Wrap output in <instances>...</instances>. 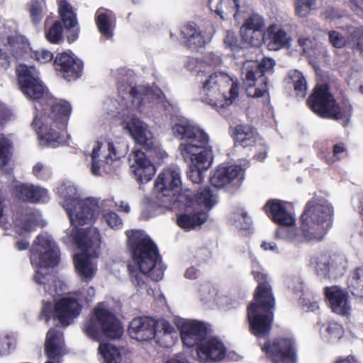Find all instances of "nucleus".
I'll return each instance as SVG.
<instances>
[{"label": "nucleus", "instance_id": "c85d7f7f", "mask_svg": "<svg viewBox=\"0 0 363 363\" xmlns=\"http://www.w3.org/2000/svg\"><path fill=\"white\" fill-rule=\"evenodd\" d=\"M276 306V300L270 284L257 285L253 299L249 303L247 308H253L255 310L274 312Z\"/></svg>", "mask_w": 363, "mask_h": 363}, {"label": "nucleus", "instance_id": "7ed1b4c3", "mask_svg": "<svg viewBox=\"0 0 363 363\" xmlns=\"http://www.w3.org/2000/svg\"><path fill=\"white\" fill-rule=\"evenodd\" d=\"M172 130L174 135L182 140L179 146L181 155L190 163L188 177L194 183L201 182L203 172L212 163L211 151L208 148V135L198 125L184 119L175 123Z\"/></svg>", "mask_w": 363, "mask_h": 363}, {"label": "nucleus", "instance_id": "1a4fd4ad", "mask_svg": "<svg viewBox=\"0 0 363 363\" xmlns=\"http://www.w3.org/2000/svg\"><path fill=\"white\" fill-rule=\"evenodd\" d=\"M120 155L110 141H96L91 154V172L94 176H103L112 172L118 163Z\"/></svg>", "mask_w": 363, "mask_h": 363}, {"label": "nucleus", "instance_id": "20e7f679", "mask_svg": "<svg viewBox=\"0 0 363 363\" xmlns=\"http://www.w3.org/2000/svg\"><path fill=\"white\" fill-rule=\"evenodd\" d=\"M333 206L323 199L313 198L307 202L301 216V233L291 236L294 242H318L332 226Z\"/></svg>", "mask_w": 363, "mask_h": 363}, {"label": "nucleus", "instance_id": "c756f323", "mask_svg": "<svg viewBox=\"0 0 363 363\" xmlns=\"http://www.w3.org/2000/svg\"><path fill=\"white\" fill-rule=\"evenodd\" d=\"M199 359L203 362H219L225 357L226 349L223 343L213 337L196 347Z\"/></svg>", "mask_w": 363, "mask_h": 363}, {"label": "nucleus", "instance_id": "2f4dec72", "mask_svg": "<svg viewBox=\"0 0 363 363\" xmlns=\"http://www.w3.org/2000/svg\"><path fill=\"white\" fill-rule=\"evenodd\" d=\"M9 48L16 59L25 57L28 52H30L31 57L40 63H47L53 59V54L48 50L40 48L32 51L28 44L22 42H14L10 38H9Z\"/></svg>", "mask_w": 363, "mask_h": 363}, {"label": "nucleus", "instance_id": "dca6fc26", "mask_svg": "<svg viewBox=\"0 0 363 363\" xmlns=\"http://www.w3.org/2000/svg\"><path fill=\"white\" fill-rule=\"evenodd\" d=\"M123 128L131 138L147 150H156L157 144L148 125L140 119L133 117L123 123Z\"/></svg>", "mask_w": 363, "mask_h": 363}, {"label": "nucleus", "instance_id": "6e6552de", "mask_svg": "<svg viewBox=\"0 0 363 363\" xmlns=\"http://www.w3.org/2000/svg\"><path fill=\"white\" fill-rule=\"evenodd\" d=\"M121 84V81L118 82ZM119 93L127 91V94L132 99L133 106L143 112L145 108H150L151 104H155L157 108L164 111L165 113L170 112V104L164 99V94L158 88L152 89L146 85L140 84L129 87L123 85H118Z\"/></svg>", "mask_w": 363, "mask_h": 363}, {"label": "nucleus", "instance_id": "5701e85b", "mask_svg": "<svg viewBox=\"0 0 363 363\" xmlns=\"http://www.w3.org/2000/svg\"><path fill=\"white\" fill-rule=\"evenodd\" d=\"M82 309V306L77 298H61L54 304L55 320H57L62 327H67L80 315Z\"/></svg>", "mask_w": 363, "mask_h": 363}, {"label": "nucleus", "instance_id": "052dcab7", "mask_svg": "<svg viewBox=\"0 0 363 363\" xmlns=\"http://www.w3.org/2000/svg\"><path fill=\"white\" fill-rule=\"evenodd\" d=\"M10 140L5 137L0 138V166L6 164L9 157Z\"/></svg>", "mask_w": 363, "mask_h": 363}, {"label": "nucleus", "instance_id": "5fc2aeb1", "mask_svg": "<svg viewBox=\"0 0 363 363\" xmlns=\"http://www.w3.org/2000/svg\"><path fill=\"white\" fill-rule=\"evenodd\" d=\"M329 41L335 48H342L345 46L349 47V34L347 33V37L339 30H331L328 33Z\"/></svg>", "mask_w": 363, "mask_h": 363}, {"label": "nucleus", "instance_id": "ea45409f", "mask_svg": "<svg viewBox=\"0 0 363 363\" xmlns=\"http://www.w3.org/2000/svg\"><path fill=\"white\" fill-rule=\"evenodd\" d=\"M57 192L64 199L62 203L65 209L81 201L80 194L77 186L72 182H65L57 189Z\"/></svg>", "mask_w": 363, "mask_h": 363}, {"label": "nucleus", "instance_id": "a211bd4d", "mask_svg": "<svg viewBox=\"0 0 363 363\" xmlns=\"http://www.w3.org/2000/svg\"><path fill=\"white\" fill-rule=\"evenodd\" d=\"M244 180V171L238 165H220L211 177V184L217 189L228 185L238 188Z\"/></svg>", "mask_w": 363, "mask_h": 363}, {"label": "nucleus", "instance_id": "f257e3e1", "mask_svg": "<svg viewBox=\"0 0 363 363\" xmlns=\"http://www.w3.org/2000/svg\"><path fill=\"white\" fill-rule=\"evenodd\" d=\"M16 71L23 94L28 99L40 100L42 113L35 115L32 125L36 129L41 145L56 147L63 141L62 132L72 111L70 104L48 92L34 66L20 64Z\"/></svg>", "mask_w": 363, "mask_h": 363}, {"label": "nucleus", "instance_id": "e2e57ef3", "mask_svg": "<svg viewBox=\"0 0 363 363\" xmlns=\"http://www.w3.org/2000/svg\"><path fill=\"white\" fill-rule=\"evenodd\" d=\"M12 345L11 339L9 335H0V356L10 354Z\"/></svg>", "mask_w": 363, "mask_h": 363}, {"label": "nucleus", "instance_id": "a19ab883", "mask_svg": "<svg viewBox=\"0 0 363 363\" xmlns=\"http://www.w3.org/2000/svg\"><path fill=\"white\" fill-rule=\"evenodd\" d=\"M113 13L111 11L99 9L96 13V22L100 33L106 38L113 35L111 19Z\"/></svg>", "mask_w": 363, "mask_h": 363}, {"label": "nucleus", "instance_id": "bf43d9fd", "mask_svg": "<svg viewBox=\"0 0 363 363\" xmlns=\"http://www.w3.org/2000/svg\"><path fill=\"white\" fill-rule=\"evenodd\" d=\"M223 44L225 48L235 52L240 50V45L236 34L233 30H226L223 38Z\"/></svg>", "mask_w": 363, "mask_h": 363}, {"label": "nucleus", "instance_id": "72a5a7b5", "mask_svg": "<svg viewBox=\"0 0 363 363\" xmlns=\"http://www.w3.org/2000/svg\"><path fill=\"white\" fill-rule=\"evenodd\" d=\"M16 191L20 199L31 203H46L50 199L48 191L39 186L28 184H21L16 186Z\"/></svg>", "mask_w": 363, "mask_h": 363}, {"label": "nucleus", "instance_id": "4c0bfd02", "mask_svg": "<svg viewBox=\"0 0 363 363\" xmlns=\"http://www.w3.org/2000/svg\"><path fill=\"white\" fill-rule=\"evenodd\" d=\"M235 142L243 147H252L257 144H262V138L252 126L240 124L235 128Z\"/></svg>", "mask_w": 363, "mask_h": 363}, {"label": "nucleus", "instance_id": "7c9ffc66", "mask_svg": "<svg viewBox=\"0 0 363 363\" xmlns=\"http://www.w3.org/2000/svg\"><path fill=\"white\" fill-rule=\"evenodd\" d=\"M72 236L73 241L79 250H99L101 247V236L96 228L77 230Z\"/></svg>", "mask_w": 363, "mask_h": 363}, {"label": "nucleus", "instance_id": "9b49d317", "mask_svg": "<svg viewBox=\"0 0 363 363\" xmlns=\"http://www.w3.org/2000/svg\"><path fill=\"white\" fill-rule=\"evenodd\" d=\"M155 188L158 193L157 199L163 198L167 201L164 203L165 206L177 202V197L182 189L179 169L176 166H172L162 172L155 181Z\"/></svg>", "mask_w": 363, "mask_h": 363}, {"label": "nucleus", "instance_id": "cd10ccee", "mask_svg": "<svg viewBox=\"0 0 363 363\" xmlns=\"http://www.w3.org/2000/svg\"><path fill=\"white\" fill-rule=\"evenodd\" d=\"M75 272L80 279L89 282L96 275L97 266L93 262V255L90 251H80L73 255Z\"/></svg>", "mask_w": 363, "mask_h": 363}, {"label": "nucleus", "instance_id": "bb28decb", "mask_svg": "<svg viewBox=\"0 0 363 363\" xmlns=\"http://www.w3.org/2000/svg\"><path fill=\"white\" fill-rule=\"evenodd\" d=\"M211 25L199 27L190 23L182 28V33L184 42L191 49H198L208 43L213 37Z\"/></svg>", "mask_w": 363, "mask_h": 363}, {"label": "nucleus", "instance_id": "2eb2a0df", "mask_svg": "<svg viewBox=\"0 0 363 363\" xmlns=\"http://www.w3.org/2000/svg\"><path fill=\"white\" fill-rule=\"evenodd\" d=\"M193 194L191 190L185 189L178 196V203L184 208V212L177 218V224L179 227L191 230L204 223L208 215L205 212L198 211L193 206Z\"/></svg>", "mask_w": 363, "mask_h": 363}, {"label": "nucleus", "instance_id": "09e8293b", "mask_svg": "<svg viewBox=\"0 0 363 363\" xmlns=\"http://www.w3.org/2000/svg\"><path fill=\"white\" fill-rule=\"evenodd\" d=\"M161 201L160 203L155 201H147L145 203L143 211L141 213V218L143 219H148L156 216L157 215L163 212V208H170L172 205L165 206L164 205L165 199L162 198L159 199Z\"/></svg>", "mask_w": 363, "mask_h": 363}, {"label": "nucleus", "instance_id": "39448f33", "mask_svg": "<svg viewBox=\"0 0 363 363\" xmlns=\"http://www.w3.org/2000/svg\"><path fill=\"white\" fill-rule=\"evenodd\" d=\"M102 306L97 305L84 322V333L93 340H99L101 335L111 339L119 338L123 333L120 320L111 311Z\"/></svg>", "mask_w": 363, "mask_h": 363}, {"label": "nucleus", "instance_id": "a18cd8bd", "mask_svg": "<svg viewBox=\"0 0 363 363\" xmlns=\"http://www.w3.org/2000/svg\"><path fill=\"white\" fill-rule=\"evenodd\" d=\"M348 289L353 296L363 298V267H356L352 271Z\"/></svg>", "mask_w": 363, "mask_h": 363}, {"label": "nucleus", "instance_id": "e433bc0d", "mask_svg": "<svg viewBox=\"0 0 363 363\" xmlns=\"http://www.w3.org/2000/svg\"><path fill=\"white\" fill-rule=\"evenodd\" d=\"M129 250H157V247L150 236L143 230L125 231Z\"/></svg>", "mask_w": 363, "mask_h": 363}, {"label": "nucleus", "instance_id": "4468645a", "mask_svg": "<svg viewBox=\"0 0 363 363\" xmlns=\"http://www.w3.org/2000/svg\"><path fill=\"white\" fill-rule=\"evenodd\" d=\"M65 210L71 224L77 228L92 223L99 215V206L97 199L87 198L78 201Z\"/></svg>", "mask_w": 363, "mask_h": 363}, {"label": "nucleus", "instance_id": "37998d69", "mask_svg": "<svg viewBox=\"0 0 363 363\" xmlns=\"http://www.w3.org/2000/svg\"><path fill=\"white\" fill-rule=\"evenodd\" d=\"M240 33L243 43L252 47H259L264 41V30L240 28Z\"/></svg>", "mask_w": 363, "mask_h": 363}, {"label": "nucleus", "instance_id": "49530a36", "mask_svg": "<svg viewBox=\"0 0 363 363\" xmlns=\"http://www.w3.org/2000/svg\"><path fill=\"white\" fill-rule=\"evenodd\" d=\"M99 351L104 358V363H120L121 362L122 357L119 349L112 344H101Z\"/></svg>", "mask_w": 363, "mask_h": 363}, {"label": "nucleus", "instance_id": "4be33fe9", "mask_svg": "<svg viewBox=\"0 0 363 363\" xmlns=\"http://www.w3.org/2000/svg\"><path fill=\"white\" fill-rule=\"evenodd\" d=\"M323 294L325 301L333 313L342 316L350 313V295L346 289L333 285L325 287Z\"/></svg>", "mask_w": 363, "mask_h": 363}, {"label": "nucleus", "instance_id": "a878e982", "mask_svg": "<svg viewBox=\"0 0 363 363\" xmlns=\"http://www.w3.org/2000/svg\"><path fill=\"white\" fill-rule=\"evenodd\" d=\"M54 63L60 75L67 81L77 79L82 72V62L71 52L57 55Z\"/></svg>", "mask_w": 363, "mask_h": 363}, {"label": "nucleus", "instance_id": "c03bdc74", "mask_svg": "<svg viewBox=\"0 0 363 363\" xmlns=\"http://www.w3.org/2000/svg\"><path fill=\"white\" fill-rule=\"evenodd\" d=\"M59 13L65 28H74L77 24L76 14L74 13L71 5L65 0L59 2Z\"/></svg>", "mask_w": 363, "mask_h": 363}, {"label": "nucleus", "instance_id": "338daca9", "mask_svg": "<svg viewBox=\"0 0 363 363\" xmlns=\"http://www.w3.org/2000/svg\"><path fill=\"white\" fill-rule=\"evenodd\" d=\"M127 267L132 281L136 285L140 286L143 283L142 277L140 274V272H138L136 269L137 267L132 265L130 263L128 264Z\"/></svg>", "mask_w": 363, "mask_h": 363}, {"label": "nucleus", "instance_id": "0e129e2a", "mask_svg": "<svg viewBox=\"0 0 363 363\" xmlns=\"http://www.w3.org/2000/svg\"><path fill=\"white\" fill-rule=\"evenodd\" d=\"M252 147L255 149V154L254 155V158L259 162H262L267 157V147L265 144V142L262 139V144H257L253 145Z\"/></svg>", "mask_w": 363, "mask_h": 363}, {"label": "nucleus", "instance_id": "c9c22d12", "mask_svg": "<svg viewBox=\"0 0 363 363\" xmlns=\"http://www.w3.org/2000/svg\"><path fill=\"white\" fill-rule=\"evenodd\" d=\"M62 333L52 328L48 331L45 342V355L49 359L56 361L57 363V359L62 356Z\"/></svg>", "mask_w": 363, "mask_h": 363}, {"label": "nucleus", "instance_id": "473e14b6", "mask_svg": "<svg viewBox=\"0 0 363 363\" xmlns=\"http://www.w3.org/2000/svg\"><path fill=\"white\" fill-rule=\"evenodd\" d=\"M265 211L275 222L281 225H293L296 219L292 214L287 212L284 203L278 200L269 201L264 206Z\"/></svg>", "mask_w": 363, "mask_h": 363}, {"label": "nucleus", "instance_id": "680f3d73", "mask_svg": "<svg viewBox=\"0 0 363 363\" xmlns=\"http://www.w3.org/2000/svg\"><path fill=\"white\" fill-rule=\"evenodd\" d=\"M40 317L43 318L47 323H48L52 318L55 320L54 306L52 302L46 301L43 303L41 308Z\"/></svg>", "mask_w": 363, "mask_h": 363}, {"label": "nucleus", "instance_id": "412c9836", "mask_svg": "<svg viewBox=\"0 0 363 363\" xmlns=\"http://www.w3.org/2000/svg\"><path fill=\"white\" fill-rule=\"evenodd\" d=\"M128 161L130 169L138 182L147 183L155 175V167L143 151L134 148L129 155Z\"/></svg>", "mask_w": 363, "mask_h": 363}, {"label": "nucleus", "instance_id": "69168bd1", "mask_svg": "<svg viewBox=\"0 0 363 363\" xmlns=\"http://www.w3.org/2000/svg\"><path fill=\"white\" fill-rule=\"evenodd\" d=\"M347 155L346 148L343 143H337L333 147V160H328V163H333L336 160H339Z\"/></svg>", "mask_w": 363, "mask_h": 363}, {"label": "nucleus", "instance_id": "13d9d810", "mask_svg": "<svg viewBox=\"0 0 363 363\" xmlns=\"http://www.w3.org/2000/svg\"><path fill=\"white\" fill-rule=\"evenodd\" d=\"M103 219L112 229L118 230L123 226V220L114 211H103Z\"/></svg>", "mask_w": 363, "mask_h": 363}, {"label": "nucleus", "instance_id": "423d86ee", "mask_svg": "<svg viewBox=\"0 0 363 363\" xmlns=\"http://www.w3.org/2000/svg\"><path fill=\"white\" fill-rule=\"evenodd\" d=\"M274 65L275 61L270 57H264L260 62L247 60L243 63L242 77L249 96L259 98L267 91L264 74L271 72Z\"/></svg>", "mask_w": 363, "mask_h": 363}, {"label": "nucleus", "instance_id": "ddd939ff", "mask_svg": "<svg viewBox=\"0 0 363 363\" xmlns=\"http://www.w3.org/2000/svg\"><path fill=\"white\" fill-rule=\"evenodd\" d=\"M311 264L318 276L330 279L333 274L342 273L347 268V259L342 254L325 251L311 258Z\"/></svg>", "mask_w": 363, "mask_h": 363}, {"label": "nucleus", "instance_id": "9d476101", "mask_svg": "<svg viewBox=\"0 0 363 363\" xmlns=\"http://www.w3.org/2000/svg\"><path fill=\"white\" fill-rule=\"evenodd\" d=\"M270 363H298V350L294 338L278 337L266 341L261 347Z\"/></svg>", "mask_w": 363, "mask_h": 363}, {"label": "nucleus", "instance_id": "aec40b11", "mask_svg": "<svg viewBox=\"0 0 363 363\" xmlns=\"http://www.w3.org/2000/svg\"><path fill=\"white\" fill-rule=\"evenodd\" d=\"M250 332L257 338L268 337L274 321V312L247 308Z\"/></svg>", "mask_w": 363, "mask_h": 363}, {"label": "nucleus", "instance_id": "f704fd0d", "mask_svg": "<svg viewBox=\"0 0 363 363\" xmlns=\"http://www.w3.org/2000/svg\"><path fill=\"white\" fill-rule=\"evenodd\" d=\"M193 194V206L199 211L205 212L213 208L218 203V196L216 192L209 187L200 189L196 194Z\"/></svg>", "mask_w": 363, "mask_h": 363}, {"label": "nucleus", "instance_id": "6ab92c4d", "mask_svg": "<svg viewBox=\"0 0 363 363\" xmlns=\"http://www.w3.org/2000/svg\"><path fill=\"white\" fill-rule=\"evenodd\" d=\"M244 180V171L238 165H220L211 177V184L217 189L228 185L238 188Z\"/></svg>", "mask_w": 363, "mask_h": 363}, {"label": "nucleus", "instance_id": "393cba45", "mask_svg": "<svg viewBox=\"0 0 363 363\" xmlns=\"http://www.w3.org/2000/svg\"><path fill=\"white\" fill-rule=\"evenodd\" d=\"M208 335V328L205 323L197 320L184 322L180 328V337L187 347L201 345Z\"/></svg>", "mask_w": 363, "mask_h": 363}, {"label": "nucleus", "instance_id": "f03ea898", "mask_svg": "<svg viewBox=\"0 0 363 363\" xmlns=\"http://www.w3.org/2000/svg\"><path fill=\"white\" fill-rule=\"evenodd\" d=\"M222 63L217 52H208L202 59L190 58L186 67L196 72V80L201 84L200 100L219 111L230 105L238 96L237 81L223 72L216 69Z\"/></svg>", "mask_w": 363, "mask_h": 363}, {"label": "nucleus", "instance_id": "603ef678", "mask_svg": "<svg viewBox=\"0 0 363 363\" xmlns=\"http://www.w3.org/2000/svg\"><path fill=\"white\" fill-rule=\"evenodd\" d=\"M34 246L36 250H55L57 247L55 241L48 233H42L38 235L34 240Z\"/></svg>", "mask_w": 363, "mask_h": 363}, {"label": "nucleus", "instance_id": "774afa93", "mask_svg": "<svg viewBox=\"0 0 363 363\" xmlns=\"http://www.w3.org/2000/svg\"><path fill=\"white\" fill-rule=\"evenodd\" d=\"M49 172V169L43 163L38 162L33 167V174L41 179L46 178V173Z\"/></svg>", "mask_w": 363, "mask_h": 363}, {"label": "nucleus", "instance_id": "79ce46f5", "mask_svg": "<svg viewBox=\"0 0 363 363\" xmlns=\"http://www.w3.org/2000/svg\"><path fill=\"white\" fill-rule=\"evenodd\" d=\"M349 48L363 56V26L347 27Z\"/></svg>", "mask_w": 363, "mask_h": 363}, {"label": "nucleus", "instance_id": "b1692460", "mask_svg": "<svg viewBox=\"0 0 363 363\" xmlns=\"http://www.w3.org/2000/svg\"><path fill=\"white\" fill-rule=\"evenodd\" d=\"M158 321L150 316L134 318L128 325V333L132 339L138 341H148L157 333Z\"/></svg>", "mask_w": 363, "mask_h": 363}, {"label": "nucleus", "instance_id": "3c124183", "mask_svg": "<svg viewBox=\"0 0 363 363\" xmlns=\"http://www.w3.org/2000/svg\"><path fill=\"white\" fill-rule=\"evenodd\" d=\"M45 10L44 0H32L29 11L31 20L35 24L41 21Z\"/></svg>", "mask_w": 363, "mask_h": 363}, {"label": "nucleus", "instance_id": "8fccbe9b", "mask_svg": "<svg viewBox=\"0 0 363 363\" xmlns=\"http://www.w3.org/2000/svg\"><path fill=\"white\" fill-rule=\"evenodd\" d=\"M316 4V0H294L295 13L300 18H306Z\"/></svg>", "mask_w": 363, "mask_h": 363}, {"label": "nucleus", "instance_id": "58836bf2", "mask_svg": "<svg viewBox=\"0 0 363 363\" xmlns=\"http://www.w3.org/2000/svg\"><path fill=\"white\" fill-rule=\"evenodd\" d=\"M290 37L281 27L271 25L267 29V47L270 50H279L287 47Z\"/></svg>", "mask_w": 363, "mask_h": 363}, {"label": "nucleus", "instance_id": "f8f14e48", "mask_svg": "<svg viewBox=\"0 0 363 363\" xmlns=\"http://www.w3.org/2000/svg\"><path fill=\"white\" fill-rule=\"evenodd\" d=\"M131 259L139 271L148 275L152 280L159 281L162 279L165 269L159 251H131Z\"/></svg>", "mask_w": 363, "mask_h": 363}, {"label": "nucleus", "instance_id": "f3484780", "mask_svg": "<svg viewBox=\"0 0 363 363\" xmlns=\"http://www.w3.org/2000/svg\"><path fill=\"white\" fill-rule=\"evenodd\" d=\"M208 6L222 20L233 16L235 21H239L250 9L245 0H209Z\"/></svg>", "mask_w": 363, "mask_h": 363}, {"label": "nucleus", "instance_id": "6e6d98bb", "mask_svg": "<svg viewBox=\"0 0 363 363\" xmlns=\"http://www.w3.org/2000/svg\"><path fill=\"white\" fill-rule=\"evenodd\" d=\"M62 31L61 22L57 21L46 30V38L52 43H58L62 39Z\"/></svg>", "mask_w": 363, "mask_h": 363}, {"label": "nucleus", "instance_id": "864d4df0", "mask_svg": "<svg viewBox=\"0 0 363 363\" xmlns=\"http://www.w3.org/2000/svg\"><path fill=\"white\" fill-rule=\"evenodd\" d=\"M265 21L262 16L253 13L245 19L240 28L264 30Z\"/></svg>", "mask_w": 363, "mask_h": 363}, {"label": "nucleus", "instance_id": "0eeeda50", "mask_svg": "<svg viewBox=\"0 0 363 363\" xmlns=\"http://www.w3.org/2000/svg\"><path fill=\"white\" fill-rule=\"evenodd\" d=\"M310 108L322 118L333 120H347L351 114V107L347 104L339 106L326 84L317 85L308 99Z\"/></svg>", "mask_w": 363, "mask_h": 363}, {"label": "nucleus", "instance_id": "4d7b16f0", "mask_svg": "<svg viewBox=\"0 0 363 363\" xmlns=\"http://www.w3.org/2000/svg\"><path fill=\"white\" fill-rule=\"evenodd\" d=\"M60 251H43L41 259V267L48 268L57 266L60 260Z\"/></svg>", "mask_w": 363, "mask_h": 363}, {"label": "nucleus", "instance_id": "de8ad7c7", "mask_svg": "<svg viewBox=\"0 0 363 363\" xmlns=\"http://www.w3.org/2000/svg\"><path fill=\"white\" fill-rule=\"evenodd\" d=\"M289 77L294 84V91L297 96L303 98L307 94V83L302 73L298 70L289 72Z\"/></svg>", "mask_w": 363, "mask_h": 363}]
</instances>
